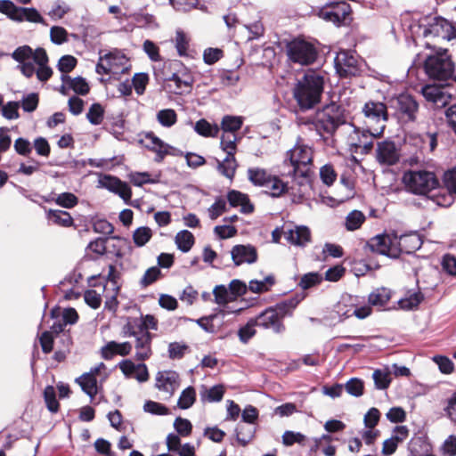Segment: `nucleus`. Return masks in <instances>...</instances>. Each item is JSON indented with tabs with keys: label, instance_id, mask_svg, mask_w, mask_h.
Listing matches in <instances>:
<instances>
[{
	"label": "nucleus",
	"instance_id": "obj_42",
	"mask_svg": "<svg viewBox=\"0 0 456 456\" xmlns=\"http://www.w3.org/2000/svg\"><path fill=\"white\" fill-rule=\"evenodd\" d=\"M365 221V216L359 210H353L346 218V228L348 231H354L361 227Z\"/></svg>",
	"mask_w": 456,
	"mask_h": 456
},
{
	"label": "nucleus",
	"instance_id": "obj_59",
	"mask_svg": "<svg viewBox=\"0 0 456 456\" xmlns=\"http://www.w3.org/2000/svg\"><path fill=\"white\" fill-rule=\"evenodd\" d=\"M322 182L327 186H331L337 179V173L331 164H326L320 169Z\"/></svg>",
	"mask_w": 456,
	"mask_h": 456
},
{
	"label": "nucleus",
	"instance_id": "obj_12",
	"mask_svg": "<svg viewBox=\"0 0 456 456\" xmlns=\"http://www.w3.org/2000/svg\"><path fill=\"white\" fill-rule=\"evenodd\" d=\"M254 319L257 327L271 330L276 334H281L285 331L286 328L283 322L277 316V313L274 312L271 306L261 312Z\"/></svg>",
	"mask_w": 456,
	"mask_h": 456
},
{
	"label": "nucleus",
	"instance_id": "obj_13",
	"mask_svg": "<svg viewBox=\"0 0 456 456\" xmlns=\"http://www.w3.org/2000/svg\"><path fill=\"white\" fill-rule=\"evenodd\" d=\"M231 256L235 266L245 263L251 265L257 261V251L253 245L238 244L232 247Z\"/></svg>",
	"mask_w": 456,
	"mask_h": 456
},
{
	"label": "nucleus",
	"instance_id": "obj_25",
	"mask_svg": "<svg viewBox=\"0 0 456 456\" xmlns=\"http://www.w3.org/2000/svg\"><path fill=\"white\" fill-rule=\"evenodd\" d=\"M46 218L49 222L62 227H70L73 225V218L68 212L63 210L49 209L46 212Z\"/></svg>",
	"mask_w": 456,
	"mask_h": 456
},
{
	"label": "nucleus",
	"instance_id": "obj_20",
	"mask_svg": "<svg viewBox=\"0 0 456 456\" xmlns=\"http://www.w3.org/2000/svg\"><path fill=\"white\" fill-rule=\"evenodd\" d=\"M167 81L175 83V89L174 93L176 94H182L185 92H190L193 78L187 71L174 72L169 77L166 78Z\"/></svg>",
	"mask_w": 456,
	"mask_h": 456
},
{
	"label": "nucleus",
	"instance_id": "obj_36",
	"mask_svg": "<svg viewBox=\"0 0 456 456\" xmlns=\"http://www.w3.org/2000/svg\"><path fill=\"white\" fill-rule=\"evenodd\" d=\"M266 188L271 189L269 195L273 198H278L289 191L288 183H284L277 176H271Z\"/></svg>",
	"mask_w": 456,
	"mask_h": 456
},
{
	"label": "nucleus",
	"instance_id": "obj_56",
	"mask_svg": "<svg viewBox=\"0 0 456 456\" xmlns=\"http://www.w3.org/2000/svg\"><path fill=\"white\" fill-rule=\"evenodd\" d=\"M188 350L189 346L186 344L172 342L168 345V356L172 360H179L184 356Z\"/></svg>",
	"mask_w": 456,
	"mask_h": 456
},
{
	"label": "nucleus",
	"instance_id": "obj_2",
	"mask_svg": "<svg viewBox=\"0 0 456 456\" xmlns=\"http://www.w3.org/2000/svg\"><path fill=\"white\" fill-rule=\"evenodd\" d=\"M346 118L343 106L331 102L316 111L311 119L318 134L324 140L331 138L338 128L346 124Z\"/></svg>",
	"mask_w": 456,
	"mask_h": 456
},
{
	"label": "nucleus",
	"instance_id": "obj_45",
	"mask_svg": "<svg viewBox=\"0 0 456 456\" xmlns=\"http://www.w3.org/2000/svg\"><path fill=\"white\" fill-rule=\"evenodd\" d=\"M152 237V232L148 226L137 228L133 233V240L137 247L144 246Z\"/></svg>",
	"mask_w": 456,
	"mask_h": 456
},
{
	"label": "nucleus",
	"instance_id": "obj_52",
	"mask_svg": "<svg viewBox=\"0 0 456 456\" xmlns=\"http://www.w3.org/2000/svg\"><path fill=\"white\" fill-rule=\"evenodd\" d=\"M39 102V97L37 93H30L22 97L20 106L26 112H33L37 110Z\"/></svg>",
	"mask_w": 456,
	"mask_h": 456
},
{
	"label": "nucleus",
	"instance_id": "obj_26",
	"mask_svg": "<svg viewBox=\"0 0 456 456\" xmlns=\"http://www.w3.org/2000/svg\"><path fill=\"white\" fill-rule=\"evenodd\" d=\"M102 61H105V62L111 64V68L116 72H118L120 68H122L121 71L123 72L125 70V65L127 62V59L125 54L118 50L105 53L102 56Z\"/></svg>",
	"mask_w": 456,
	"mask_h": 456
},
{
	"label": "nucleus",
	"instance_id": "obj_32",
	"mask_svg": "<svg viewBox=\"0 0 456 456\" xmlns=\"http://www.w3.org/2000/svg\"><path fill=\"white\" fill-rule=\"evenodd\" d=\"M224 388L223 385H216L208 389L202 387L200 391V397L202 401H208L210 403L220 402L223 399Z\"/></svg>",
	"mask_w": 456,
	"mask_h": 456
},
{
	"label": "nucleus",
	"instance_id": "obj_21",
	"mask_svg": "<svg viewBox=\"0 0 456 456\" xmlns=\"http://www.w3.org/2000/svg\"><path fill=\"white\" fill-rule=\"evenodd\" d=\"M299 302L300 299L297 297H291L278 302L274 305L271 306V308L277 313V316H279V318L283 322L285 317L291 316L293 314V312Z\"/></svg>",
	"mask_w": 456,
	"mask_h": 456
},
{
	"label": "nucleus",
	"instance_id": "obj_58",
	"mask_svg": "<svg viewBox=\"0 0 456 456\" xmlns=\"http://www.w3.org/2000/svg\"><path fill=\"white\" fill-rule=\"evenodd\" d=\"M143 410L152 415L163 416L169 413V409L166 405L151 400L145 402Z\"/></svg>",
	"mask_w": 456,
	"mask_h": 456
},
{
	"label": "nucleus",
	"instance_id": "obj_6",
	"mask_svg": "<svg viewBox=\"0 0 456 456\" xmlns=\"http://www.w3.org/2000/svg\"><path fill=\"white\" fill-rule=\"evenodd\" d=\"M287 55L292 62L309 65L315 61L318 53L314 45L304 39L294 38L286 45Z\"/></svg>",
	"mask_w": 456,
	"mask_h": 456
},
{
	"label": "nucleus",
	"instance_id": "obj_55",
	"mask_svg": "<svg viewBox=\"0 0 456 456\" xmlns=\"http://www.w3.org/2000/svg\"><path fill=\"white\" fill-rule=\"evenodd\" d=\"M161 275V271L158 266H152L146 270L140 281L142 288H146L154 283Z\"/></svg>",
	"mask_w": 456,
	"mask_h": 456
},
{
	"label": "nucleus",
	"instance_id": "obj_31",
	"mask_svg": "<svg viewBox=\"0 0 456 456\" xmlns=\"http://www.w3.org/2000/svg\"><path fill=\"white\" fill-rule=\"evenodd\" d=\"M422 94L428 102H431L436 104L444 103V93L441 88L436 86L426 85L422 87Z\"/></svg>",
	"mask_w": 456,
	"mask_h": 456
},
{
	"label": "nucleus",
	"instance_id": "obj_46",
	"mask_svg": "<svg viewBox=\"0 0 456 456\" xmlns=\"http://www.w3.org/2000/svg\"><path fill=\"white\" fill-rule=\"evenodd\" d=\"M104 110L100 103H93L86 113V118L94 126L100 125L103 120Z\"/></svg>",
	"mask_w": 456,
	"mask_h": 456
},
{
	"label": "nucleus",
	"instance_id": "obj_35",
	"mask_svg": "<svg viewBox=\"0 0 456 456\" xmlns=\"http://www.w3.org/2000/svg\"><path fill=\"white\" fill-rule=\"evenodd\" d=\"M196 401V391L191 386L183 389L177 401V406L180 409L186 410L193 405Z\"/></svg>",
	"mask_w": 456,
	"mask_h": 456
},
{
	"label": "nucleus",
	"instance_id": "obj_48",
	"mask_svg": "<svg viewBox=\"0 0 456 456\" xmlns=\"http://www.w3.org/2000/svg\"><path fill=\"white\" fill-rule=\"evenodd\" d=\"M423 299L424 296L421 292H415L411 294L408 297L401 299L399 305L402 309L413 310L419 306Z\"/></svg>",
	"mask_w": 456,
	"mask_h": 456
},
{
	"label": "nucleus",
	"instance_id": "obj_57",
	"mask_svg": "<svg viewBox=\"0 0 456 456\" xmlns=\"http://www.w3.org/2000/svg\"><path fill=\"white\" fill-rule=\"evenodd\" d=\"M149 82V75L144 72L135 73L132 79V86L138 95H142Z\"/></svg>",
	"mask_w": 456,
	"mask_h": 456
},
{
	"label": "nucleus",
	"instance_id": "obj_15",
	"mask_svg": "<svg viewBox=\"0 0 456 456\" xmlns=\"http://www.w3.org/2000/svg\"><path fill=\"white\" fill-rule=\"evenodd\" d=\"M156 387L173 395L179 387V375L174 370L159 371L156 377Z\"/></svg>",
	"mask_w": 456,
	"mask_h": 456
},
{
	"label": "nucleus",
	"instance_id": "obj_62",
	"mask_svg": "<svg viewBox=\"0 0 456 456\" xmlns=\"http://www.w3.org/2000/svg\"><path fill=\"white\" fill-rule=\"evenodd\" d=\"M77 61L72 55H63L58 61L57 68L62 73L67 75L77 65Z\"/></svg>",
	"mask_w": 456,
	"mask_h": 456
},
{
	"label": "nucleus",
	"instance_id": "obj_51",
	"mask_svg": "<svg viewBox=\"0 0 456 456\" xmlns=\"http://www.w3.org/2000/svg\"><path fill=\"white\" fill-rule=\"evenodd\" d=\"M213 295L217 305H225L228 302L233 301L229 288H226L224 285H216L213 289Z\"/></svg>",
	"mask_w": 456,
	"mask_h": 456
},
{
	"label": "nucleus",
	"instance_id": "obj_50",
	"mask_svg": "<svg viewBox=\"0 0 456 456\" xmlns=\"http://www.w3.org/2000/svg\"><path fill=\"white\" fill-rule=\"evenodd\" d=\"M20 6H17L11 0H0V12L5 14L10 20L16 21Z\"/></svg>",
	"mask_w": 456,
	"mask_h": 456
},
{
	"label": "nucleus",
	"instance_id": "obj_34",
	"mask_svg": "<svg viewBox=\"0 0 456 456\" xmlns=\"http://www.w3.org/2000/svg\"><path fill=\"white\" fill-rule=\"evenodd\" d=\"M243 121L240 117L226 115L223 118L221 128L223 133L234 134L242 126Z\"/></svg>",
	"mask_w": 456,
	"mask_h": 456
},
{
	"label": "nucleus",
	"instance_id": "obj_8",
	"mask_svg": "<svg viewBox=\"0 0 456 456\" xmlns=\"http://www.w3.org/2000/svg\"><path fill=\"white\" fill-rule=\"evenodd\" d=\"M390 106L394 108L401 118L407 122L416 120L419 104L415 98L409 94H401L391 99Z\"/></svg>",
	"mask_w": 456,
	"mask_h": 456
},
{
	"label": "nucleus",
	"instance_id": "obj_19",
	"mask_svg": "<svg viewBox=\"0 0 456 456\" xmlns=\"http://www.w3.org/2000/svg\"><path fill=\"white\" fill-rule=\"evenodd\" d=\"M227 200L231 207H241L240 212L250 214L254 211V206L250 202L248 196L236 190H231L227 193Z\"/></svg>",
	"mask_w": 456,
	"mask_h": 456
},
{
	"label": "nucleus",
	"instance_id": "obj_61",
	"mask_svg": "<svg viewBox=\"0 0 456 456\" xmlns=\"http://www.w3.org/2000/svg\"><path fill=\"white\" fill-rule=\"evenodd\" d=\"M130 182L137 187H141L146 183H155L157 180L151 179L148 172H134L129 175Z\"/></svg>",
	"mask_w": 456,
	"mask_h": 456
},
{
	"label": "nucleus",
	"instance_id": "obj_33",
	"mask_svg": "<svg viewBox=\"0 0 456 456\" xmlns=\"http://www.w3.org/2000/svg\"><path fill=\"white\" fill-rule=\"evenodd\" d=\"M236 166L234 155H226L223 161H218L217 169L223 175L232 179L234 176Z\"/></svg>",
	"mask_w": 456,
	"mask_h": 456
},
{
	"label": "nucleus",
	"instance_id": "obj_29",
	"mask_svg": "<svg viewBox=\"0 0 456 456\" xmlns=\"http://www.w3.org/2000/svg\"><path fill=\"white\" fill-rule=\"evenodd\" d=\"M28 21L34 23H45V19L34 7H20L17 17V22Z\"/></svg>",
	"mask_w": 456,
	"mask_h": 456
},
{
	"label": "nucleus",
	"instance_id": "obj_24",
	"mask_svg": "<svg viewBox=\"0 0 456 456\" xmlns=\"http://www.w3.org/2000/svg\"><path fill=\"white\" fill-rule=\"evenodd\" d=\"M256 428L251 424L239 423L235 428V435L238 443L246 446L254 438Z\"/></svg>",
	"mask_w": 456,
	"mask_h": 456
},
{
	"label": "nucleus",
	"instance_id": "obj_44",
	"mask_svg": "<svg viewBox=\"0 0 456 456\" xmlns=\"http://www.w3.org/2000/svg\"><path fill=\"white\" fill-rule=\"evenodd\" d=\"M428 445L426 444L421 438L418 437L415 440H411L409 443L408 450L410 452L409 456H429Z\"/></svg>",
	"mask_w": 456,
	"mask_h": 456
},
{
	"label": "nucleus",
	"instance_id": "obj_40",
	"mask_svg": "<svg viewBox=\"0 0 456 456\" xmlns=\"http://www.w3.org/2000/svg\"><path fill=\"white\" fill-rule=\"evenodd\" d=\"M371 313V308L370 306H361L355 307L351 305L347 312L341 311V305H338V314L341 317H350L352 315L356 316L358 319H364L368 317Z\"/></svg>",
	"mask_w": 456,
	"mask_h": 456
},
{
	"label": "nucleus",
	"instance_id": "obj_17",
	"mask_svg": "<svg viewBox=\"0 0 456 456\" xmlns=\"http://www.w3.org/2000/svg\"><path fill=\"white\" fill-rule=\"evenodd\" d=\"M366 118L379 122L380 120L387 121L388 118L387 105L380 102H367L362 109Z\"/></svg>",
	"mask_w": 456,
	"mask_h": 456
},
{
	"label": "nucleus",
	"instance_id": "obj_54",
	"mask_svg": "<svg viewBox=\"0 0 456 456\" xmlns=\"http://www.w3.org/2000/svg\"><path fill=\"white\" fill-rule=\"evenodd\" d=\"M363 382L357 378L350 379L344 386L346 391L355 397H359L363 394Z\"/></svg>",
	"mask_w": 456,
	"mask_h": 456
},
{
	"label": "nucleus",
	"instance_id": "obj_39",
	"mask_svg": "<svg viewBox=\"0 0 456 456\" xmlns=\"http://www.w3.org/2000/svg\"><path fill=\"white\" fill-rule=\"evenodd\" d=\"M390 300V291L385 288L377 289L369 295L372 305L384 306Z\"/></svg>",
	"mask_w": 456,
	"mask_h": 456
},
{
	"label": "nucleus",
	"instance_id": "obj_30",
	"mask_svg": "<svg viewBox=\"0 0 456 456\" xmlns=\"http://www.w3.org/2000/svg\"><path fill=\"white\" fill-rule=\"evenodd\" d=\"M194 130L202 136L216 137L219 133V126L216 124H210L204 118L195 123Z\"/></svg>",
	"mask_w": 456,
	"mask_h": 456
},
{
	"label": "nucleus",
	"instance_id": "obj_22",
	"mask_svg": "<svg viewBox=\"0 0 456 456\" xmlns=\"http://www.w3.org/2000/svg\"><path fill=\"white\" fill-rule=\"evenodd\" d=\"M75 381L81 387L83 392L93 400L97 394V380L93 372L84 373Z\"/></svg>",
	"mask_w": 456,
	"mask_h": 456
},
{
	"label": "nucleus",
	"instance_id": "obj_18",
	"mask_svg": "<svg viewBox=\"0 0 456 456\" xmlns=\"http://www.w3.org/2000/svg\"><path fill=\"white\" fill-rule=\"evenodd\" d=\"M285 237L290 244L305 247L311 240V232L307 226L299 225L286 232Z\"/></svg>",
	"mask_w": 456,
	"mask_h": 456
},
{
	"label": "nucleus",
	"instance_id": "obj_49",
	"mask_svg": "<svg viewBox=\"0 0 456 456\" xmlns=\"http://www.w3.org/2000/svg\"><path fill=\"white\" fill-rule=\"evenodd\" d=\"M332 12H336L342 19H346L350 21V13L352 12L351 6L345 1H334L327 6Z\"/></svg>",
	"mask_w": 456,
	"mask_h": 456
},
{
	"label": "nucleus",
	"instance_id": "obj_47",
	"mask_svg": "<svg viewBox=\"0 0 456 456\" xmlns=\"http://www.w3.org/2000/svg\"><path fill=\"white\" fill-rule=\"evenodd\" d=\"M236 141L237 137L235 134L223 133L220 142L222 150L229 156L234 155Z\"/></svg>",
	"mask_w": 456,
	"mask_h": 456
},
{
	"label": "nucleus",
	"instance_id": "obj_60",
	"mask_svg": "<svg viewBox=\"0 0 456 456\" xmlns=\"http://www.w3.org/2000/svg\"><path fill=\"white\" fill-rule=\"evenodd\" d=\"M256 326L257 325L255 323V319H250L244 326L240 328L238 336L242 343H248V341L256 334Z\"/></svg>",
	"mask_w": 456,
	"mask_h": 456
},
{
	"label": "nucleus",
	"instance_id": "obj_37",
	"mask_svg": "<svg viewBox=\"0 0 456 456\" xmlns=\"http://www.w3.org/2000/svg\"><path fill=\"white\" fill-rule=\"evenodd\" d=\"M143 325L142 322L137 317H128L126 323L122 328L123 337H136L141 331L140 326Z\"/></svg>",
	"mask_w": 456,
	"mask_h": 456
},
{
	"label": "nucleus",
	"instance_id": "obj_53",
	"mask_svg": "<svg viewBox=\"0 0 456 456\" xmlns=\"http://www.w3.org/2000/svg\"><path fill=\"white\" fill-rule=\"evenodd\" d=\"M320 16L326 21L332 22L337 27H340L349 23V20L342 19L336 12H332L329 8L321 10Z\"/></svg>",
	"mask_w": 456,
	"mask_h": 456
},
{
	"label": "nucleus",
	"instance_id": "obj_43",
	"mask_svg": "<svg viewBox=\"0 0 456 456\" xmlns=\"http://www.w3.org/2000/svg\"><path fill=\"white\" fill-rule=\"evenodd\" d=\"M157 120L162 126L170 127L176 123L177 115L173 109H164L157 113Z\"/></svg>",
	"mask_w": 456,
	"mask_h": 456
},
{
	"label": "nucleus",
	"instance_id": "obj_9",
	"mask_svg": "<svg viewBox=\"0 0 456 456\" xmlns=\"http://www.w3.org/2000/svg\"><path fill=\"white\" fill-rule=\"evenodd\" d=\"M423 35L425 37L432 35L450 41L456 38V26L443 17L436 16L431 18L430 22L425 26Z\"/></svg>",
	"mask_w": 456,
	"mask_h": 456
},
{
	"label": "nucleus",
	"instance_id": "obj_10",
	"mask_svg": "<svg viewBox=\"0 0 456 456\" xmlns=\"http://www.w3.org/2000/svg\"><path fill=\"white\" fill-rule=\"evenodd\" d=\"M400 149L392 140H384L377 143L376 159L381 165L393 166L400 159Z\"/></svg>",
	"mask_w": 456,
	"mask_h": 456
},
{
	"label": "nucleus",
	"instance_id": "obj_27",
	"mask_svg": "<svg viewBox=\"0 0 456 456\" xmlns=\"http://www.w3.org/2000/svg\"><path fill=\"white\" fill-rule=\"evenodd\" d=\"M175 241L177 248L182 252L186 253L192 248L195 239L190 231L183 230L176 233Z\"/></svg>",
	"mask_w": 456,
	"mask_h": 456
},
{
	"label": "nucleus",
	"instance_id": "obj_5",
	"mask_svg": "<svg viewBox=\"0 0 456 456\" xmlns=\"http://www.w3.org/2000/svg\"><path fill=\"white\" fill-rule=\"evenodd\" d=\"M426 74L433 79L444 81L454 75L455 65L447 50L436 55L428 56L424 62Z\"/></svg>",
	"mask_w": 456,
	"mask_h": 456
},
{
	"label": "nucleus",
	"instance_id": "obj_63",
	"mask_svg": "<svg viewBox=\"0 0 456 456\" xmlns=\"http://www.w3.org/2000/svg\"><path fill=\"white\" fill-rule=\"evenodd\" d=\"M229 291L232 300H236L238 297L243 296L248 291L246 283L240 280L234 279L229 284Z\"/></svg>",
	"mask_w": 456,
	"mask_h": 456
},
{
	"label": "nucleus",
	"instance_id": "obj_3",
	"mask_svg": "<svg viewBox=\"0 0 456 456\" xmlns=\"http://www.w3.org/2000/svg\"><path fill=\"white\" fill-rule=\"evenodd\" d=\"M287 161L292 167L287 175L293 177L300 187L307 185L310 177L309 165L312 162L311 149L306 146H295L287 152L285 164Z\"/></svg>",
	"mask_w": 456,
	"mask_h": 456
},
{
	"label": "nucleus",
	"instance_id": "obj_11",
	"mask_svg": "<svg viewBox=\"0 0 456 456\" xmlns=\"http://www.w3.org/2000/svg\"><path fill=\"white\" fill-rule=\"evenodd\" d=\"M393 248V256L395 259L398 258L401 254H411L420 248L422 240L419 234L416 231H411L403 233L401 240L395 244Z\"/></svg>",
	"mask_w": 456,
	"mask_h": 456
},
{
	"label": "nucleus",
	"instance_id": "obj_4",
	"mask_svg": "<svg viewBox=\"0 0 456 456\" xmlns=\"http://www.w3.org/2000/svg\"><path fill=\"white\" fill-rule=\"evenodd\" d=\"M403 181L411 192L419 195L428 194L439 184L434 172L422 169L405 172Z\"/></svg>",
	"mask_w": 456,
	"mask_h": 456
},
{
	"label": "nucleus",
	"instance_id": "obj_7",
	"mask_svg": "<svg viewBox=\"0 0 456 456\" xmlns=\"http://www.w3.org/2000/svg\"><path fill=\"white\" fill-rule=\"evenodd\" d=\"M334 66L341 77H355L361 72V61L352 51L338 52L334 59Z\"/></svg>",
	"mask_w": 456,
	"mask_h": 456
},
{
	"label": "nucleus",
	"instance_id": "obj_64",
	"mask_svg": "<svg viewBox=\"0 0 456 456\" xmlns=\"http://www.w3.org/2000/svg\"><path fill=\"white\" fill-rule=\"evenodd\" d=\"M444 183L450 194L456 195V167L444 174Z\"/></svg>",
	"mask_w": 456,
	"mask_h": 456
},
{
	"label": "nucleus",
	"instance_id": "obj_16",
	"mask_svg": "<svg viewBox=\"0 0 456 456\" xmlns=\"http://www.w3.org/2000/svg\"><path fill=\"white\" fill-rule=\"evenodd\" d=\"M368 246L372 252L394 258L393 248L395 245L392 244L390 239L387 235L378 234L372 237L368 241Z\"/></svg>",
	"mask_w": 456,
	"mask_h": 456
},
{
	"label": "nucleus",
	"instance_id": "obj_23",
	"mask_svg": "<svg viewBox=\"0 0 456 456\" xmlns=\"http://www.w3.org/2000/svg\"><path fill=\"white\" fill-rule=\"evenodd\" d=\"M61 79L64 84H68L69 89L73 90L77 94L86 95L89 93V85L82 77L71 78L68 75H61Z\"/></svg>",
	"mask_w": 456,
	"mask_h": 456
},
{
	"label": "nucleus",
	"instance_id": "obj_38",
	"mask_svg": "<svg viewBox=\"0 0 456 456\" xmlns=\"http://www.w3.org/2000/svg\"><path fill=\"white\" fill-rule=\"evenodd\" d=\"M323 278L319 273H307L301 277L298 286L302 289L306 290L321 284Z\"/></svg>",
	"mask_w": 456,
	"mask_h": 456
},
{
	"label": "nucleus",
	"instance_id": "obj_14",
	"mask_svg": "<svg viewBox=\"0 0 456 456\" xmlns=\"http://www.w3.org/2000/svg\"><path fill=\"white\" fill-rule=\"evenodd\" d=\"M154 335L150 331H144L135 337V359L143 362L149 359L151 354V341Z\"/></svg>",
	"mask_w": 456,
	"mask_h": 456
},
{
	"label": "nucleus",
	"instance_id": "obj_41",
	"mask_svg": "<svg viewBox=\"0 0 456 456\" xmlns=\"http://www.w3.org/2000/svg\"><path fill=\"white\" fill-rule=\"evenodd\" d=\"M44 399L46 407L51 412H57L59 411L60 404L56 399V392L53 386L48 385L44 389Z\"/></svg>",
	"mask_w": 456,
	"mask_h": 456
},
{
	"label": "nucleus",
	"instance_id": "obj_1",
	"mask_svg": "<svg viewBox=\"0 0 456 456\" xmlns=\"http://www.w3.org/2000/svg\"><path fill=\"white\" fill-rule=\"evenodd\" d=\"M323 77L315 73H307L298 80L293 89V95L301 110L313 109L321 101L323 92Z\"/></svg>",
	"mask_w": 456,
	"mask_h": 456
},
{
	"label": "nucleus",
	"instance_id": "obj_28",
	"mask_svg": "<svg viewBox=\"0 0 456 456\" xmlns=\"http://www.w3.org/2000/svg\"><path fill=\"white\" fill-rule=\"evenodd\" d=\"M271 176L265 169L259 167L248 169V178L256 186H268Z\"/></svg>",
	"mask_w": 456,
	"mask_h": 456
}]
</instances>
